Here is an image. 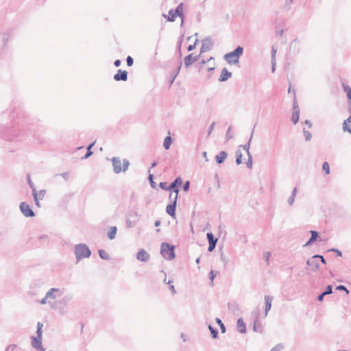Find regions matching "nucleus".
Returning a JSON list of instances; mask_svg holds the SVG:
<instances>
[{
	"instance_id": "nucleus-6",
	"label": "nucleus",
	"mask_w": 351,
	"mask_h": 351,
	"mask_svg": "<svg viewBox=\"0 0 351 351\" xmlns=\"http://www.w3.org/2000/svg\"><path fill=\"white\" fill-rule=\"evenodd\" d=\"M19 208L21 213L25 217H32L35 216L34 212L32 210L30 206L27 204H26V202H21L20 204Z\"/></svg>"
},
{
	"instance_id": "nucleus-53",
	"label": "nucleus",
	"mask_w": 351,
	"mask_h": 351,
	"mask_svg": "<svg viewBox=\"0 0 351 351\" xmlns=\"http://www.w3.org/2000/svg\"><path fill=\"white\" fill-rule=\"evenodd\" d=\"M189 187H190V182L186 181L183 185V190L186 192L189 191Z\"/></svg>"
},
{
	"instance_id": "nucleus-12",
	"label": "nucleus",
	"mask_w": 351,
	"mask_h": 351,
	"mask_svg": "<svg viewBox=\"0 0 351 351\" xmlns=\"http://www.w3.org/2000/svg\"><path fill=\"white\" fill-rule=\"evenodd\" d=\"M63 291L60 289L51 288L46 293V298L56 299L57 296L62 295Z\"/></svg>"
},
{
	"instance_id": "nucleus-18",
	"label": "nucleus",
	"mask_w": 351,
	"mask_h": 351,
	"mask_svg": "<svg viewBox=\"0 0 351 351\" xmlns=\"http://www.w3.org/2000/svg\"><path fill=\"white\" fill-rule=\"evenodd\" d=\"M310 233L311 234V238L308 239V241L306 243V244L304 245V247L311 245L313 242H315L319 236V234L315 230H311Z\"/></svg>"
},
{
	"instance_id": "nucleus-61",
	"label": "nucleus",
	"mask_w": 351,
	"mask_h": 351,
	"mask_svg": "<svg viewBox=\"0 0 351 351\" xmlns=\"http://www.w3.org/2000/svg\"><path fill=\"white\" fill-rule=\"evenodd\" d=\"M209 275H210V280L213 282V280H214V278L216 276V274H214L213 271H210Z\"/></svg>"
},
{
	"instance_id": "nucleus-22",
	"label": "nucleus",
	"mask_w": 351,
	"mask_h": 351,
	"mask_svg": "<svg viewBox=\"0 0 351 351\" xmlns=\"http://www.w3.org/2000/svg\"><path fill=\"white\" fill-rule=\"evenodd\" d=\"M162 16L166 18L167 21L173 22L178 16L175 14L173 10L171 9L168 12V16L163 14Z\"/></svg>"
},
{
	"instance_id": "nucleus-51",
	"label": "nucleus",
	"mask_w": 351,
	"mask_h": 351,
	"mask_svg": "<svg viewBox=\"0 0 351 351\" xmlns=\"http://www.w3.org/2000/svg\"><path fill=\"white\" fill-rule=\"evenodd\" d=\"M276 52H277V49L274 47H272V48H271V60H276Z\"/></svg>"
},
{
	"instance_id": "nucleus-48",
	"label": "nucleus",
	"mask_w": 351,
	"mask_h": 351,
	"mask_svg": "<svg viewBox=\"0 0 351 351\" xmlns=\"http://www.w3.org/2000/svg\"><path fill=\"white\" fill-rule=\"evenodd\" d=\"M283 348V346L282 344H278L275 347H274L270 351H280Z\"/></svg>"
},
{
	"instance_id": "nucleus-32",
	"label": "nucleus",
	"mask_w": 351,
	"mask_h": 351,
	"mask_svg": "<svg viewBox=\"0 0 351 351\" xmlns=\"http://www.w3.org/2000/svg\"><path fill=\"white\" fill-rule=\"evenodd\" d=\"M43 325L41 322H38L37 323V330H36V334H37V336L36 337H41L42 338V328H43Z\"/></svg>"
},
{
	"instance_id": "nucleus-30",
	"label": "nucleus",
	"mask_w": 351,
	"mask_h": 351,
	"mask_svg": "<svg viewBox=\"0 0 351 351\" xmlns=\"http://www.w3.org/2000/svg\"><path fill=\"white\" fill-rule=\"evenodd\" d=\"M208 329L212 335V337L213 339H216L218 337V330L217 329L213 328L211 325L208 326Z\"/></svg>"
},
{
	"instance_id": "nucleus-44",
	"label": "nucleus",
	"mask_w": 351,
	"mask_h": 351,
	"mask_svg": "<svg viewBox=\"0 0 351 351\" xmlns=\"http://www.w3.org/2000/svg\"><path fill=\"white\" fill-rule=\"evenodd\" d=\"M336 289L339 291H344L347 295L349 293V291L344 285H339L336 287Z\"/></svg>"
},
{
	"instance_id": "nucleus-26",
	"label": "nucleus",
	"mask_w": 351,
	"mask_h": 351,
	"mask_svg": "<svg viewBox=\"0 0 351 351\" xmlns=\"http://www.w3.org/2000/svg\"><path fill=\"white\" fill-rule=\"evenodd\" d=\"M171 143H172V138L170 136H166L164 140V143H163L164 148L166 150L169 149Z\"/></svg>"
},
{
	"instance_id": "nucleus-60",
	"label": "nucleus",
	"mask_w": 351,
	"mask_h": 351,
	"mask_svg": "<svg viewBox=\"0 0 351 351\" xmlns=\"http://www.w3.org/2000/svg\"><path fill=\"white\" fill-rule=\"evenodd\" d=\"M276 70V60H271V71L274 73Z\"/></svg>"
},
{
	"instance_id": "nucleus-39",
	"label": "nucleus",
	"mask_w": 351,
	"mask_h": 351,
	"mask_svg": "<svg viewBox=\"0 0 351 351\" xmlns=\"http://www.w3.org/2000/svg\"><path fill=\"white\" fill-rule=\"evenodd\" d=\"M32 196L34 197L36 206H38V208H40L41 207V204L40 203V199H37V191H35L32 194Z\"/></svg>"
},
{
	"instance_id": "nucleus-16",
	"label": "nucleus",
	"mask_w": 351,
	"mask_h": 351,
	"mask_svg": "<svg viewBox=\"0 0 351 351\" xmlns=\"http://www.w3.org/2000/svg\"><path fill=\"white\" fill-rule=\"evenodd\" d=\"M264 298H265V317H266L269 311H270V309H271L273 297H271L270 295H265Z\"/></svg>"
},
{
	"instance_id": "nucleus-3",
	"label": "nucleus",
	"mask_w": 351,
	"mask_h": 351,
	"mask_svg": "<svg viewBox=\"0 0 351 351\" xmlns=\"http://www.w3.org/2000/svg\"><path fill=\"white\" fill-rule=\"evenodd\" d=\"M243 53V48L238 46L233 51L226 53L224 56V59L230 64H235L239 62V57Z\"/></svg>"
},
{
	"instance_id": "nucleus-25",
	"label": "nucleus",
	"mask_w": 351,
	"mask_h": 351,
	"mask_svg": "<svg viewBox=\"0 0 351 351\" xmlns=\"http://www.w3.org/2000/svg\"><path fill=\"white\" fill-rule=\"evenodd\" d=\"M193 54L191 53V54H189L188 56H186L184 59V65L186 67H189V66H191L194 62L193 60Z\"/></svg>"
},
{
	"instance_id": "nucleus-38",
	"label": "nucleus",
	"mask_w": 351,
	"mask_h": 351,
	"mask_svg": "<svg viewBox=\"0 0 351 351\" xmlns=\"http://www.w3.org/2000/svg\"><path fill=\"white\" fill-rule=\"evenodd\" d=\"M303 133H304L306 141H309L312 137L311 132L309 131L306 130L305 128H304Z\"/></svg>"
},
{
	"instance_id": "nucleus-31",
	"label": "nucleus",
	"mask_w": 351,
	"mask_h": 351,
	"mask_svg": "<svg viewBox=\"0 0 351 351\" xmlns=\"http://www.w3.org/2000/svg\"><path fill=\"white\" fill-rule=\"evenodd\" d=\"M241 159H242V154L240 150H237L236 152V164L237 165H239L240 164H241V162H242Z\"/></svg>"
},
{
	"instance_id": "nucleus-47",
	"label": "nucleus",
	"mask_w": 351,
	"mask_h": 351,
	"mask_svg": "<svg viewBox=\"0 0 351 351\" xmlns=\"http://www.w3.org/2000/svg\"><path fill=\"white\" fill-rule=\"evenodd\" d=\"M7 41V38L5 36H0V47H3Z\"/></svg>"
},
{
	"instance_id": "nucleus-45",
	"label": "nucleus",
	"mask_w": 351,
	"mask_h": 351,
	"mask_svg": "<svg viewBox=\"0 0 351 351\" xmlns=\"http://www.w3.org/2000/svg\"><path fill=\"white\" fill-rule=\"evenodd\" d=\"M154 176L152 174H149L148 176V180L150 182V184L152 187L155 188L156 183L154 182Z\"/></svg>"
},
{
	"instance_id": "nucleus-17",
	"label": "nucleus",
	"mask_w": 351,
	"mask_h": 351,
	"mask_svg": "<svg viewBox=\"0 0 351 351\" xmlns=\"http://www.w3.org/2000/svg\"><path fill=\"white\" fill-rule=\"evenodd\" d=\"M32 346L35 349L41 348L42 338L39 337H32Z\"/></svg>"
},
{
	"instance_id": "nucleus-57",
	"label": "nucleus",
	"mask_w": 351,
	"mask_h": 351,
	"mask_svg": "<svg viewBox=\"0 0 351 351\" xmlns=\"http://www.w3.org/2000/svg\"><path fill=\"white\" fill-rule=\"evenodd\" d=\"M60 176L65 180H68L69 178V172H64V173H60Z\"/></svg>"
},
{
	"instance_id": "nucleus-62",
	"label": "nucleus",
	"mask_w": 351,
	"mask_h": 351,
	"mask_svg": "<svg viewBox=\"0 0 351 351\" xmlns=\"http://www.w3.org/2000/svg\"><path fill=\"white\" fill-rule=\"evenodd\" d=\"M325 295H325V294H324V292H323L322 293L319 294V295L317 296V300H318V301H319V302L322 301V300H323V299H324V297Z\"/></svg>"
},
{
	"instance_id": "nucleus-49",
	"label": "nucleus",
	"mask_w": 351,
	"mask_h": 351,
	"mask_svg": "<svg viewBox=\"0 0 351 351\" xmlns=\"http://www.w3.org/2000/svg\"><path fill=\"white\" fill-rule=\"evenodd\" d=\"M328 251H329V252H335V253L337 254V256H342V252H341V251H340V250H338V249H336V248H331V249L328 250Z\"/></svg>"
},
{
	"instance_id": "nucleus-56",
	"label": "nucleus",
	"mask_w": 351,
	"mask_h": 351,
	"mask_svg": "<svg viewBox=\"0 0 351 351\" xmlns=\"http://www.w3.org/2000/svg\"><path fill=\"white\" fill-rule=\"evenodd\" d=\"M230 130H231V128L230 127L228 129V131L226 132V138H227V140H230L231 138H232L233 136L232 134H230Z\"/></svg>"
},
{
	"instance_id": "nucleus-58",
	"label": "nucleus",
	"mask_w": 351,
	"mask_h": 351,
	"mask_svg": "<svg viewBox=\"0 0 351 351\" xmlns=\"http://www.w3.org/2000/svg\"><path fill=\"white\" fill-rule=\"evenodd\" d=\"M93 154V152L91 150H89V149H88L85 156H84V158L86 159V158H89Z\"/></svg>"
},
{
	"instance_id": "nucleus-1",
	"label": "nucleus",
	"mask_w": 351,
	"mask_h": 351,
	"mask_svg": "<svg viewBox=\"0 0 351 351\" xmlns=\"http://www.w3.org/2000/svg\"><path fill=\"white\" fill-rule=\"evenodd\" d=\"M174 250V245L164 242L160 246V254L164 258L171 261L176 256Z\"/></svg>"
},
{
	"instance_id": "nucleus-21",
	"label": "nucleus",
	"mask_w": 351,
	"mask_h": 351,
	"mask_svg": "<svg viewBox=\"0 0 351 351\" xmlns=\"http://www.w3.org/2000/svg\"><path fill=\"white\" fill-rule=\"evenodd\" d=\"M253 329L255 332H258L262 333L263 331V328L262 326L261 323L258 321V317H256L254 321Z\"/></svg>"
},
{
	"instance_id": "nucleus-19",
	"label": "nucleus",
	"mask_w": 351,
	"mask_h": 351,
	"mask_svg": "<svg viewBox=\"0 0 351 351\" xmlns=\"http://www.w3.org/2000/svg\"><path fill=\"white\" fill-rule=\"evenodd\" d=\"M228 154L224 151L220 152L215 157V160L217 164H222L225 159L227 158Z\"/></svg>"
},
{
	"instance_id": "nucleus-2",
	"label": "nucleus",
	"mask_w": 351,
	"mask_h": 351,
	"mask_svg": "<svg viewBox=\"0 0 351 351\" xmlns=\"http://www.w3.org/2000/svg\"><path fill=\"white\" fill-rule=\"evenodd\" d=\"M75 254L77 262L81 259L90 257L91 252L86 244H77L75 246Z\"/></svg>"
},
{
	"instance_id": "nucleus-15",
	"label": "nucleus",
	"mask_w": 351,
	"mask_h": 351,
	"mask_svg": "<svg viewBox=\"0 0 351 351\" xmlns=\"http://www.w3.org/2000/svg\"><path fill=\"white\" fill-rule=\"evenodd\" d=\"M232 76V73L228 71L226 68H223L221 71V75L219 77V82H225Z\"/></svg>"
},
{
	"instance_id": "nucleus-41",
	"label": "nucleus",
	"mask_w": 351,
	"mask_h": 351,
	"mask_svg": "<svg viewBox=\"0 0 351 351\" xmlns=\"http://www.w3.org/2000/svg\"><path fill=\"white\" fill-rule=\"evenodd\" d=\"M344 90L347 93L348 98L351 100V88L348 86L343 87Z\"/></svg>"
},
{
	"instance_id": "nucleus-35",
	"label": "nucleus",
	"mask_w": 351,
	"mask_h": 351,
	"mask_svg": "<svg viewBox=\"0 0 351 351\" xmlns=\"http://www.w3.org/2000/svg\"><path fill=\"white\" fill-rule=\"evenodd\" d=\"M27 182H28V184L29 185V187L32 189V194L35 192V191H37L34 183L32 182L31 179H30V176L29 175L27 176Z\"/></svg>"
},
{
	"instance_id": "nucleus-28",
	"label": "nucleus",
	"mask_w": 351,
	"mask_h": 351,
	"mask_svg": "<svg viewBox=\"0 0 351 351\" xmlns=\"http://www.w3.org/2000/svg\"><path fill=\"white\" fill-rule=\"evenodd\" d=\"M296 193H297V188L295 187L293 191H292V193H291V196L289 197V198L288 199V204L289 206H291L293 205V202H294V199H295V197L296 195Z\"/></svg>"
},
{
	"instance_id": "nucleus-27",
	"label": "nucleus",
	"mask_w": 351,
	"mask_h": 351,
	"mask_svg": "<svg viewBox=\"0 0 351 351\" xmlns=\"http://www.w3.org/2000/svg\"><path fill=\"white\" fill-rule=\"evenodd\" d=\"M300 117V110H295L293 112L291 116V121L294 124H296L299 121Z\"/></svg>"
},
{
	"instance_id": "nucleus-5",
	"label": "nucleus",
	"mask_w": 351,
	"mask_h": 351,
	"mask_svg": "<svg viewBox=\"0 0 351 351\" xmlns=\"http://www.w3.org/2000/svg\"><path fill=\"white\" fill-rule=\"evenodd\" d=\"M169 199L171 200V203L167 206L166 212L171 217H174L176 215V208L178 199L177 195H175L173 197V195L171 193L169 194Z\"/></svg>"
},
{
	"instance_id": "nucleus-23",
	"label": "nucleus",
	"mask_w": 351,
	"mask_h": 351,
	"mask_svg": "<svg viewBox=\"0 0 351 351\" xmlns=\"http://www.w3.org/2000/svg\"><path fill=\"white\" fill-rule=\"evenodd\" d=\"M117 228L116 226H111L107 232V236L109 239L112 240L115 238Z\"/></svg>"
},
{
	"instance_id": "nucleus-52",
	"label": "nucleus",
	"mask_w": 351,
	"mask_h": 351,
	"mask_svg": "<svg viewBox=\"0 0 351 351\" xmlns=\"http://www.w3.org/2000/svg\"><path fill=\"white\" fill-rule=\"evenodd\" d=\"M270 256H271V254L269 252H265L263 255V258H264L265 261L267 263V264H269L268 262H269Z\"/></svg>"
},
{
	"instance_id": "nucleus-54",
	"label": "nucleus",
	"mask_w": 351,
	"mask_h": 351,
	"mask_svg": "<svg viewBox=\"0 0 351 351\" xmlns=\"http://www.w3.org/2000/svg\"><path fill=\"white\" fill-rule=\"evenodd\" d=\"M197 42V40H196L195 43H193V45H189L187 47V50L189 51H193L195 48Z\"/></svg>"
},
{
	"instance_id": "nucleus-59",
	"label": "nucleus",
	"mask_w": 351,
	"mask_h": 351,
	"mask_svg": "<svg viewBox=\"0 0 351 351\" xmlns=\"http://www.w3.org/2000/svg\"><path fill=\"white\" fill-rule=\"evenodd\" d=\"M15 347H16L15 345L8 346L5 351H14Z\"/></svg>"
},
{
	"instance_id": "nucleus-4",
	"label": "nucleus",
	"mask_w": 351,
	"mask_h": 351,
	"mask_svg": "<svg viewBox=\"0 0 351 351\" xmlns=\"http://www.w3.org/2000/svg\"><path fill=\"white\" fill-rule=\"evenodd\" d=\"M112 167H113V171L118 174L123 171V172H125L129 167L130 162L127 159H124L123 160V168H121V161L120 158L119 157H113L111 159Z\"/></svg>"
},
{
	"instance_id": "nucleus-55",
	"label": "nucleus",
	"mask_w": 351,
	"mask_h": 351,
	"mask_svg": "<svg viewBox=\"0 0 351 351\" xmlns=\"http://www.w3.org/2000/svg\"><path fill=\"white\" fill-rule=\"evenodd\" d=\"M215 122H213L210 124V127L208 128V136H209L211 134V132H213V130L214 129V127H215Z\"/></svg>"
},
{
	"instance_id": "nucleus-33",
	"label": "nucleus",
	"mask_w": 351,
	"mask_h": 351,
	"mask_svg": "<svg viewBox=\"0 0 351 351\" xmlns=\"http://www.w3.org/2000/svg\"><path fill=\"white\" fill-rule=\"evenodd\" d=\"M46 193H47V191L45 189H41L38 192L37 191V199H38L40 200L43 199V198L45 197V196L46 195Z\"/></svg>"
},
{
	"instance_id": "nucleus-11",
	"label": "nucleus",
	"mask_w": 351,
	"mask_h": 351,
	"mask_svg": "<svg viewBox=\"0 0 351 351\" xmlns=\"http://www.w3.org/2000/svg\"><path fill=\"white\" fill-rule=\"evenodd\" d=\"M136 259L142 262H147L150 259V255L144 249H141L136 254Z\"/></svg>"
},
{
	"instance_id": "nucleus-40",
	"label": "nucleus",
	"mask_w": 351,
	"mask_h": 351,
	"mask_svg": "<svg viewBox=\"0 0 351 351\" xmlns=\"http://www.w3.org/2000/svg\"><path fill=\"white\" fill-rule=\"evenodd\" d=\"M138 221V219H134V221H131L130 219H128L126 220V225L128 228H132L135 226L136 222Z\"/></svg>"
},
{
	"instance_id": "nucleus-9",
	"label": "nucleus",
	"mask_w": 351,
	"mask_h": 351,
	"mask_svg": "<svg viewBox=\"0 0 351 351\" xmlns=\"http://www.w3.org/2000/svg\"><path fill=\"white\" fill-rule=\"evenodd\" d=\"M182 183V180L180 177L176 178L173 182H172L169 186H168V190L169 191H173L175 192V195H177V197L178 196L179 189L178 187L181 186Z\"/></svg>"
},
{
	"instance_id": "nucleus-37",
	"label": "nucleus",
	"mask_w": 351,
	"mask_h": 351,
	"mask_svg": "<svg viewBox=\"0 0 351 351\" xmlns=\"http://www.w3.org/2000/svg\"><path fill=\"white\" fill-rule=\"evenodd\" d=\"M322 170L326 173V174L330 173V166L327 162H324L323 163Z\"/></svg>"
},
{
	"instance_id": "nucleus-24",
	"label": "nucleus",
	"mask_w": 351,
	"mask_h": 351,
	"mask_svg": "<svg viewBox=\"0 0 351 351\" xmlns=\"http://www.w3.org/2000/svg\"><path fill=\"white\" fill-rule=\"evenodd\" d=\"M254 129L252 130V133L250 134V139L247 142V144L244 145H240V147H241L243 149H245L246 152H247V155H250V143H251V141H252V139L253 138V134H254Z\"/></svg>"
},
{
	"instance_id": "nucleus-20",
	"label": "nucleus",
	"mask_w": 351,
	"mask_h": 351,
	"mask_svg": "<svg viewBox=\"0 0 351 351\" xmlns=\"http://www.w3.org/2000/svg\"><path fill=\"white\" fill-rule=\"evenodd\" d=\"M237 330L240 333H245V332H246L245 324L244 323L242 318L238 319L237 324Z\"/></svg>"
},
{
	"instance_id": "nucleus-64",
	"label": "nucleus",
	"mask_w": 351,
	"mask_h": 351,
	"mask_svg": "<svg viewBox=\"0 0 351 351\" xmlns=\"http://www.w3.org/2000/svg\"><path fill=\"white\" fill-rule=\"evenodd\" d=\"M121 60H116L114 62V65L116 66V67H118L121 65Z\"/></svg>"
},
{
	"instance_id": "nucleus-14",
	"label": "nucleus",
	"mask_w": 351,
	"mask_h": 351,
	"mask_svg": "<svg viewBox=\"0 0 351 351\" xmlns=\"http://www.w3.org/2000/svg\"><path fill=\"white\" fill-rule=\"evenodd\" d=\"M184 3H179L175 10H173L176 15L181 18V26L184 24V14H183Z\"/></svg>"
},
{
	"instance_id": "nucleus-46",
	"label": "nucleus",
	"mask_w": 351,
	"mask_h": 351,
	"mask_svg": "<svg viewBox=\"0 0 351 351\" xmlns=\"http://www.w3.org/2000/svg\"><path fill=\"white\" fill-rule=\"evenodd\" d=\"M126 62L128 66H131L134 63L133 58L131 56H128L126 58Z\"/></svg>"
},
{
	"instance_id": "nucleus-8",
	"label": "nucleus",
	"mask_w": 351,
	"mask_h": 351,
	"mask_svg": "<svg viewBox=\"0 0 351 351\" xmlns=\"http://www.w3.org/2000/svg\"><path fill=\"white\" fill-rule=\"evenodd\" d=\"M318 257H319V254L314 255L306 261V264L311 267L312 271H316L319 269Z\"/></svg>"
},
{
	"instance_id": "nucleus-50",
	"label": "nucleus",
	"mask_w": 351,
	"mask_h": 351,
	"mask_svg": "<svg viewBox=\"0 0 351 351\" xmlns=\"http://www.w3.org/2000/svg\"><path fill=\"white\" fill-rule=\"evenodd\" d=\"M160 187L162 189V190H165V191H169L168 190V186H167V183L165 182H160V184H159Z\"/></svg>"
},
{
	"instance_id": "nucleus-13",
	"label": "nucleus",
	"mask_w": 351,
	"mask_h": 351,
	"mask_svg": "<svg viewBox=\"0 0 351 351\" xmlns=\"http://www.w3.org/2000/svg\"><path fill=\"white\" fill-rule=\"evenodd\" d=\"M114 80L117 82L119 81H126L128 80V72L119 69L117 73L114 75Z\"/></svg>"
},
{
	"instance_id": "nucleus-43",
	"label": "nucleus",
	"mask_w": 351,
	"mask_h": 351,
	"mask_svg": "<svg viewBox=\"0 0 351 351\" xmlns=\"http://www.w3.org/2000/svg\"><path fill=\"white\" fill-rule=\"evenodd\" d=\"M248 156V159H247V161L246 162V165L248 168L251 169L252 167V157L250 155H247Z\"/></svg>"
},
{
	"instance_id": "nucleus-7",
	"label": "nucleus",
	"mask_w": 351,
	"mask_h": 351,
	"mask_svg": "<svg viewBox=\"0 0 351 351\" xmlns=\"http://www.w3.org/2000/svg\"><path fill=\"white\" fill-rule=\"evenodd\" d=\"M213 41L210 37H207L203 39L200 53L210 51L213 47Z\"/></svg>"
},
{
	"instance_id": "nucleus-63",
	"label": "nucleus",
	"mask_w": 351,
	"mask_h": 351,
	"mask_svg": "<svg viewBox=\"0 0 351 351\" xmlns=\"http://www.w3.org/2000/svg\"><path fill=\"white\" fill-rule=\"evenodd\" d=\"M293 0H285V6L289 8L290 5L293 3Z\"/></svg>"
},
{
	"instance_id": "nucleus-34",
	"label": "nucleus",
	"mask_w": 351,
	"mask_h": 351,
	"mask_svg": "<svg viewBox=\"0 0 351 351\" xmlns=\"http://www.w3.org/2000/svg\"><path fill=\"white\" fill-rule=\"evenodd\" d=\"M215 321L220 326L221 332L224 333L226 332V327H225L224 324H223L222 321L219 318H216Z\"/></svg>"
},
{
	"instance_id": "nucleus-10",
	"label": "nucleus",
	"mask_w": 351,
	"mask_h": 351,
	"mask_svg": "<svg viewBox=\"0 0 351 351\" xmlns=\"http://www.w3.org/2000/svg\"><path fill=\"white\" fill-rule=\"evenodd\" d=\"M206 237L209 244L208 251L211 252L215 248L218 239L214 237L212 232H208Z\"/></svg>"
},
{
	"instance_id": "nucleus-29",
	"label": "nucleus",
	"mask_w": 351,
	"mask_h": 351,
	"mask_svg": "<svg viewBox=\"0 0 351 351\" xmlns=\"http://www.w3.org/2000/svg\"><path fill=\"white\" fill-rule=\"evenodd\" d=\"M98 254L99 257L103 260H109L110 256L109 254L104 250H99Z\"/></svg>"
},
{
	"instance_id": "nucleus-36",
	"label": "nucleus",
	"mask_w": 351,
	"mask_h": 351,
	"mask_svg": "<svg viewBox=\"0 0 351 351\" xmlns=\"http://www.w3.org/2000/svg\"><path fill=\"white\" fill-rule=\"evenodd\" d=\"M293 92L294 93V98H293V111H295V110H300L299 108H298V102H297V100H296L295 92L294 90H293Z\"/></svg>"
},
{
	"instance_id": "nucleus-42",
	"label": "nucleus",
	"mask_w": 351,
	"mask_h": 351,
	"mask_svg": "<svg viewBox=\"0 0 351 351\" xmlns=\"http://www.w3.org/2000/svg\"><path fill=\"white\" fill-rule=\"evenodd\" d=\"M332 293V285H328L326 287L325 291H324V294L328 295Z\"/></svg>"
}]
</instances>
